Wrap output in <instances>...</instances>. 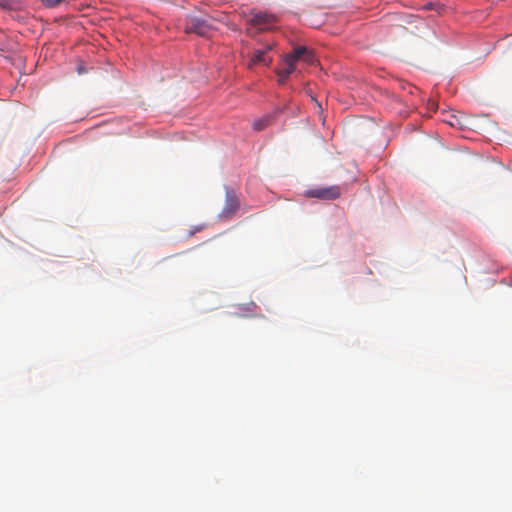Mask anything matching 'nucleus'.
<instances>
[{
  "label": "nucleus",
  "mask_w": 512,
  "mask_h": 512,
  "mask_svg": "<svg viewBox=\"0 0 512 512\" xmlns=\"http://www.w3.org/2000/svg\"><path fill=\"white\" fill-rule=\"evenodd\" d=\"M186 33H195L199 36L208 37L212 32V26L206 19L196 16H189L184 27Z\"/></svg>",
  "instance_id": "obj_1"
},
{
  "label": "nucleus",
  "mask_w": 512,
  "mask_h": 512,
  "mask_svg": "<svg viewBox=\"0 0 512 512\" xmlns=\"http://www.w3.org/2000/svg\"><path fill=\"white\" fill-rule=\"evenodd\" d=\"M296 66L297 62L291 52L283 56L279 65L275 69V73L278 76V83L284 84L290 74L296 70Z\"/></svg>",
  "instance_id": "obj_2"
},
{
  "label": "nucleus",
  "mask_w": 512,
  "mask_h": 512,
  "mask_svg": "<svg viewBox=\"0 0 512 512\" xmlns=\"http://www.w3.org/2000/svg\"><path fill=\"white\" fill-rule=\"evenodd\" d=\"M307 195L312 198H318L322 200H334L340 197L341 190L337 185L329 187L314 188L307 191Z\"/></svg>",
  "instance_id": "obj_3"
},
{
  "label": "nucleus",
  "mask_w": 512,
  "mask_h": 512,
  "mask_svg": "<svg viewBox=\"0 0 512 512\" xmlns=\"http://www.w3.org/2000/svg\"><path fill=\"white\" fill-rule=\"evenodd\" d=\"M296 62H304L308 65H313L316 62L314 52L305 46H297L291 51Z\"/></svg>",
  "instance_id": "obj_4"
},
{
  "label": "nucleus",
  "mask_w": 512,
  "mask_h": 512,
  "mask_svg": "<svg viewBox=\"0 0 512 512\" xmlns=\"http://www.w3.org/2000/svg\"><path fill=\"white\" fill-rule=\"evenodd\" d=\"M275 22L276 17L266 12L256 13L251 19V23L260 27V29H271Z\"/></svg>",
  "instance_id": "obj_5"
},
{
  "label": "nucleus",
  "mask_w": 512,
  "mask_h": 512,
  "mask_svg": "<svg viewBox=\"0 0 512 512\" xmlns=\"http://www.w3.org/2000/svg\"><path fill=\"white\" fill-rule=\"evenodd\" d=\"M239 205V200L237 196L234 194V192L227 191L223 213L225 215H232L238 210Z\"/></svg>",
  "instance_id": "obj_6"
},
{
  "label": "nucleus",
  "mask_w": 512,
  "mask_h": 512,
  "mask_svg": "<svg viewBox=\"0 0 512 512\" xmlns=\"http://www.w3.org/2000/svg\"><path fill=\"white\" fill-rule=\"evenodd\" d=\"M273 46L272 45H266V47L262 50H256L254 53H253V56L251 58V64H258V63H262L266 66H269L272 62V58L270 57H267V52L272 50Z\"/></svg>",
  "instance_id": "obj_7"
},
{
  "label": "nucleus",
  "mask_w": 512,
  "mask_h": 512,
  "mask_svg": "<svg viewBox=\"0 0 512 512\" xmlns=\"http://www.w3.org/2000/svg\"><path fill=\"white\" fill-rule=\"evenodd\" d=\"M273 122L272 115H265L259 119H256L252 123V128L255 131H262L267 128Z\"/></svg>",
  "instance_id": "obj_8"
},
{
  "label": "nucleus",
  "mask_w": 512,
  "mask_h": 512,
  "mask_svg": "<svg viewBox=\"0 0 512 512\" xmlns=\"http://www.w3.org/2000/svg\"><path fill=\"white\" fill-rule=\"evenodd\" d=\"M20 0H0V7L3 9H12Z\"/></svg>",
  "instance_id": "obj_9"
},
{
  "label": "nucleus",
  "mask_w": 512,
  "mask_h": 512,
  "mask_svg": "<svg viewBox=\"0 0 512 512\" xmlns=\"http://www.w3.org/2000/svg\"><path fill=\"white\" fill-rule=\"evenodd\" d=\"M63 0H41L44 6L54 8L58 6Z\"/></svg>",
  "instance_id": "obj_10"
},
{
  "label": "nucleus",
  "mask_w": 512,
  "mask_h": 512,
  "mask_svg": "<svg viewBox=\"0 0 512 512\" xmlns=\"http://www.w3.org/2000/svg\"><path fill=\"white\" fill-rule=\"evenodd\" d=\"M77 71H78L79 74H83V73L87 72L86 68L83 65H79L77 67Z\"/></svg>",
  "instance_id": "obj_11"
},
{
  "label": "nucleus",
  "mask_w": 512,
  "mask_h": 512,
  "mask_svg": "<svg viewBox=\"0 0 512 512\" xmlns=\"http://www.w3.org/2000/svg\"><path fill=\"white\" fill-rule=\"evenodd\" d=\"M424 8L426 10H432V9H434V4L432 2H429V3L425 4Z\"/></svg>",
  "instance_id": "obj_12"
}]
</instances>
